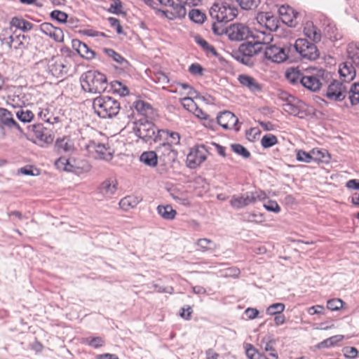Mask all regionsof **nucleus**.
Returning a JSON list of instances; mask_svg holds the SVG:
<instances>
[{
	"instance_id": "8",
	"label": "nucleus",
	"mask_w": 359,
	"mask_h": 359,
	"mask_svg": "<svg viewBox=\"0 0 359 359\" xmlns=\"http://www.w3.org/2000/svg\"><path fill=\"white\" fill-rule=\"evenodd\" d=\"M289 52H296L303 59L315 60L319 57L318 50L313 42H309L306 39L299 38L294 44L288 46Z\"/></svg>"
},
{
	"instance_id": "1",
	"label": "nucleus",
	"mask_w": 359,
	"mask_h": 359,
	"mask_svg": "<svg viewBox=\"0 0 359 359\" xmlns=\"http://www.w3.org/2000/svg\"><path fill=\"white\" fill-rule=\"evenodd\" d=\"M82 89L85 92L101 94L107 87V79L105 74L97 70H88L80 77Z\"/></svg>"
},
{
	"instance_id": "2",
	"label": "nucleus",
	"mask_w": 359,
	"mask_h": 359,
	"mask_svg": "<svg viewBox=\"0 0 359 359\" xmlns=\"http://www.w3.org/2000/svg\"><path fill=\"white\" fill-rule=\"evenodd\" d=\"M238 9L234 1L221 0L215 2L209 10L212 19L218 23H226L238 15Z\"/></svg>"
},
{
	"instance_id": "29",
	"label": "nucleus",
	"mask_w": 359,
	"mask_h": 359,
	"mask_svg": "<svg viewBox=\"0 0 359 359\" xmlns=\"http://www.w3.org/2000/svg\"><path fill=\"white\" fill-rule=\"evenodd\" d=\"M140 160L148 166L155 167L158 163L157 153L154 151H144L141 154Z\"/></svg>"
},
{
	"instance_id": "30",
	"label": "nucleus",
	"mask_w": 359,
	"mask_h": 359,
	"mask_svg": "<svg viewBox=\"0 0 359 359\" xmlns=\"http://www.w3.org/2000/svg\"><path fill=\"white\" fill-rule=\"evenodd\" d=\"M196 245L198 247L197 250L201 252H215L217 248V244L209 238H199L197 240Z\"/></svg>"
},
{
	"instance_id": "19",
	"label": "nucleus",
	"mask_w": 359,
	"mask_h": 359,
	"mask_svg": "<svg viewBox=\"0 0 359 359\" xmlns=\"http://www.w3.org/2000/svg\"><path fill=\"white\" fill-rule=\"evenodd\" d=\"M102 52L109 58L111 59L114 62L119 65L121 69L123 70H129L130 67L129 62L126 58H124L120 53L115 51L114 49L109 48H102Z\"/></svg>"
},
{
	"instance_id": "20",
	"label": "nucleus",
	"mask_w": 359,
	"mask_h": 359,
	"mask_svg": "<svg viewBox=\"0 0 359 359\" xmlns=\"http://www.w3.org/2000/svg\"><path fill=\"white\" fill-rule=\"evenodd\" d=\"M239 83L252 93L261 92L262 86L255 78L247 74H241L238 77Z\"/></svg>"
},
{
	"instance_id": "45",
	"label": "nucleus",
	"mask_w": 359,
	"mask_h": 359,
	"mask_svg": "<svg viewBox=\"0 0 359 359\" xmlns=\"http://www.w3.org/2000/svg\"><path fill=\"white\" fill-rule=\"evenodd\" d=\"M231 148L234 153L243 158H248L250 156V152L241 144H232Z\"/></svg>"
},
{
	"instance_id": "43",
	"label": "nucleus",
	"mask_w": 359,
	"mask_h": 359,
	"mask_svg": "<svg viewBox=\"0 0 359 359\" xmlns=\"http://www.w3.org/2000/svg\"><path fill=\"white\" fill-rule=\"evenodd\" d=\"M285 306L283 303H274L266 309V313L269 316L281 314L285 310Z\"/></svg>"
},
{
	"instance_id": "55",
	"label": "nucleus",
	"mask_w": 359,
	"mask_h": 359,
	"mask_svg": "<svg viewBox=\"0 0 359 359\" xmlns=\"http://www.w3.org/2000/svg\"><path fill=\"white\" fill-rule=\"evenodd\" d=\"M93 147L95 152L99 155L101 158H105L107 148L104 144L95 143L94 141L91 142L88 146Z\"/></svg>"
},
{
	"instance_id": "3",
	"label": "nucleus",
	"mask_w": 359,
	"mask_h": 359,
	"mask_svg": "<svg viewBox=\"0 0 359 359\" xmlns=\"http://www.w3.org/2000/svg\"><path fill=\"white\" fill-rule=\"evenodd\" d=\"M95 113L101 118H111L116 116L120 109V103L112 97L100 95L93 100Z\"/></svg>"
},
{
	"instance_id": "61",
	"label": "nucleus",
	"mask_w": 359,
	"mask_h": 359,
	"mask_svg": "<svg viewBox=\"0 0 359 359\" xmlns=\"http://www.w3.org/2000/svg\"><path fill=\"white\" fill-rule=\"evenodd\" d=\"M189 72L193 76H202L204 69L198 63H192L189 67Z\"/></svg>"
},
{
	"instance_id": "41",
	"label": "nucleus",
	"mask_w": 359,
	"mask_h": 359,
	"mask_svg": "<svg viewBox=\"0 0 359 359\" xmlns=\"http://www.w3.org/2000/svg\"><path fill=\"white\" fill-rule=\"evenodd\" d=\"M16 116L22 123H29L34 118V114L31 110L21 109L16 113Z\"/></svg>"
},
{
	"instance_id": "11",
	"label": "nucleus",
	"mask_w": 359,
	"mask_h": 359,
	"mask_svg": "<svg viewBox=\"0 0 359 359\" xmlns=\"http://www.w3.org/2000/svg\"><path fill=\"white\" fill-rule=\"evenodd\" d=\"M348 93V90L346 84L334 79L328 85L327 90L323 95L330 101L341 102L346 98Z\"/></svg>"
},
{
	"instance_id": "59",
	"label": "nucleus",
	"mask_w": 359,
	"mask_h": 359,
	"mask_svg": "<svg viewBox=\"0 0 359 359\" xmlns=\"http://www.w3.org/2000/svg\"><path fill=\"white\" fill-rule=\"evenodd\" d=\"M181 103L183 107L189 111H192L197 106L192 97H186L181 99Z\"/></svg>"
},
{
	"instance_id": "52",
	"label": "nucleus",
	"mask_w": 359,
	"mask_h": 359,
	"mask_svg": "<svg viewBox=\"0 0 359 359\" xmlns=\"http://www.w3.org/2000/svg\"><path fill=\"white\" fill-rule=\"evenodd\" d=\"M12 113L5 108L0 107V123L1 126L7 127V120L13 119Z\"/></svg>"
},
{
	"instance_id": "51",
	"label": "nucleus",
	"mask_w": 359,
	"mask_h": 359,
	"mask_svg": "<svg viewBox=\"0 0 359 359\" xmlns=\"http://www.w3.org/2000/svg\"><path fill=\"white\" fill-rule=\"evenodd\" d=\"M122 2L121 0H113L107 11L115 15L126 14L122 11Z\"/></svg>"
},
{
	"instance_id": "40",
	"label": "nucleus",
	"mask_w": 359,
	"mask_h": 359,
	"mask_svg": "<svg viewBox=\"0 0 359 359\" xmlns=\"http://www.w3.org/2000/svg\"><path fill=\"white\" fill-rule=\"evenodd\" d=\"M278 143L276 135L269 133L264 135L261 140V145L264 149H268Z\"/></svg>"
},
{
	"instance_id": "12",
	"label": "nucleus",
	"mask_w": 359,
	"mask_h": 359,
	"mask_svg": "<svg viewBox=\"0 0 359 359\" xmlns=\"http://www.w3.org/2000/svg\"><path fill=\"white\" fill-rule=\"evenodd\" d=\"M283 108L285 112L300 118L306 115V104L292 95L287 98L285 103L283 104Z\"/></svg>"
},
{
	"instance_id": "16",
	"label": "nucleus",
	"mask_w": 359,
	"mask_h": 359,
	"mask_svg": "<svg viewBox=\"0 0 359 359\" xmlns=\"http://www.w3.org/2000/svg\"><path fill=\"white\" fill-rule=\"evenodd\" d=\"M68 67L62 59L52 58L48 61L47 71L53 76L60 78L67 75Z\"/></svg>"
},
{
	"instance_id": "17",
	"label": "nucleus",
	"mask_w": 359,
	"mask_h": 359,
	"mask_svg": "<svg viewBox=\"0 0 359 359\" xmlns=\"http://www.w3.org/2000/svg\"><path fill=\"white\" fill-rule=\"evenodd\" d=\"M320 21L323 27L325 35L330 41H337L341 38V35L338 32L335 24L331 19L323 15Z\"/></svg>"
},
{
	"instance_id": "28",
	"label": "nucleus",
	"mask_w": 359,
	"mask_h": 359,
	"mask_svg": "<svg viewBox=\"0 0 359 359\" xmlns=\"http://www.w3.org/2000/svg\"><path fill=\"white\" fill-rule=\"evenodd\" d=\"M133 107L140 114L145 116H151L153 114L154 109L152 106L143 100H139L133 103Z\"/></svg>"
},
{
	"instance_id": "13",
	"label": "nucleus",
	"mask_w": 359,
	"mask_h": 359,
	"mask_svg": "<svg viewBox=\"0 0 359 359\" xmlns=\"http://www.w3.org/2000/svg\"><path fill=\"white\" fill-rule=\"evenodd\" d=\"M290 53L292 52L288 51V46L280 48L276 45L267 46L264 52L266 59L276 63H281L287 60Z\"/></svg>"
},
{
	"instance_id": "26",
	"label": "nucleus",
	"mask_w": 359,
	"mask_h": 359,
	"mask_svg": "<svg viewBox=\"0 0 359 359\" xmlns=\"http://www.w3.org/2000/svg\"><path fill=\"white\" fill-rule=\"evenodd\" d=\"M278 12L280 15L282 16V20L285 23H290V26H292L293 18H297L298 15V13L294 11L292 8L287 6H282Z\"/></svg>"
},
{
	"instance_id": "27",
	"label": "nucleus",
	"mask_w": 359,
	"mask_h": 359,
	"mask_svg": "<svg viewBox=\"0 0 359 359\" xmlns=\"http://www.w3.org/2000/svg\"><path fill=\"white\" fill-rule=\"evenodd\" d=\"M10 25L11 27H14L24 32L30 31L34 26L30 22L24 20L22 18L16 16L12 18L10 21Z\"/></svg>"
},
{
	"instance_id": "23",
	"label": "nucleus",
	"mask_w": 359,
	"mask_h": 359,
	"mask_svg": "<svg viewBox=\"0 0 359 359\" xmlns=\"http://www.w3.org/2000/svg\"><path fill=\"white\" fill-rule=\"evenodd\" d=\"M116 181L113 179L104 180L99 187V191L105 197H110L116 191Z\"/></svg>"
},
{
	"instance_id": "33",
	"label": "nucleus",
	"mask_w": 359,
	"mask_h": 359,
	"mask_svg": "<svg viewBox=\"0 0 359 359\" xmlns=\"http://www.w3.org/2000/svg\"><path fill=\"white\" fill-rule=\"evenodd\" d=\"M194 41L199 45L203 50L207 52V55L210 53L213 56H217V51L215 47L209 44L208 41L203 39L200 35L198 34L194 36Z\"/></svg>"
},
{
	"instance_id": "56",
	"label": "nucleus",
	"mask_w": 359,
	"mask_h": 359,
	"mask_svg": "<svg viewBox=\"0 0 359 359\" xmlns=\"http://www.w3.org/2000/svg\"><path fill=\"white\" fill-rule=\"evenodd\" d=\"M212 32L217 36L222 34L227 35V27H224L223 23H218L217 21L212 23Z\"/></svg>"
},
{
	"instance_id": "53",
	"label": "nucleus",
	"mask_w": 359,
	"mask_h": 359,
	"mask_svg": "<svg viewBox=\"0 0 359 359\" xmlns=\"http://www.w3.org/2000/svg\"><path fill=\"white\" fill-rule=\"evenodd\" d=\"M55 165L57 168L63 169L65 171H72L73 165L70 164L68 159L60 157L55 161Z\"/></svg>"
},
{
	"instance_id": "38",
	"label": "nucleus",
	"mask_w": 359,
	"mask_h": 359,
	"mask_svg": "<svg viewBox=\"0 0 359 359\" xmlns=\"http://www.w3.org/2000/svg\"><path fill=\"white\" fill-rule=\"evenodd\" d=\"M313 161L315 162H327L330 158L326 150L313 149L311 150Z\"/></svg>"
},
{
	"instance_id": "39",
	"label": "nucleus",
	"mask_w": 359,
	"mask_h": 359,
	"mask_svg": "<svg viewBox=\"0 0 359 359\" xmlns=\"http://www.w3.org/2000/svg\"><path fill=\"white\" fill-rule=\"evenodd\" d=\"M55 147L59 151L62 150L65 152H69L73 150V145L65 137L57 139L55 142Z\"/></svg>"
},
{
	"instance_id": "32",
	"label": "nucleus",
	"mask_w": 359,
	"mask_h": 359,
	"mask_svg": "<svg viewBox=\"0 0 359 359\" xmlns=\"http://www.w3.org/2000/svg\"><path fill=\"white\" fill-rule=\"evenodd\" d=\"M185 5H187L186 3L178 2V4H175L174 1H172L170 6L173 9V14H171L172 16L170 17L171 18H184L187 14V11L184 6Z\"/></svg>"
},
{
	"instance_id": "49",
	"label": "nucleus",
	"mask_w": 359,
	"mask_h": 359,
	"mask_svg": "<svg viewBox=\"0 0 359 359\" xmlns=\"http://www.w3.org/2000/svg\"><path fill=\"white\" fill-rule=\"evenodd\" d=\"M50 16L53 20H56L60 23H65L68 18V15L66 13L59 10H54L51 11Z\"/></svg>"
},
{
	"instance_id": "48",
	"label": "nucleus",
	"mask_w": 359,
	"mask_h": 359,
	"mask_svg": "<svg viewBox=\"0 0 359 359\" xmlns=\"http://www.w3.org/2000/svg\"><path fill=\"white\" fill-rule=\"evenodd\" d=\"M42 129L43 127L40 124H34L32 126V130L34 132V136L39 140L47 142L48 136L43 132Z\"/></svg>"
},
{
	"instance_id": "64",
	"label": "nucleus",
	"mask_w": 359,
	"mask_h": 359,
	"mask_svg": "<svg viewBox=\"0 0 359 359\" xmlns=\"http://www.w3.org/2000/svg\"><path fill=\"white\" fill-rule=\"evenodd\" d=\"M271 15L272 13L270 12H260L257 13L256 19L259 24H260V25L264 26L265 23L267 22L268 20L271 18Z\"/></svg>"
},
{
	"instance_id": "62",
	"label": "nucleus",
	"mask_w": 359,
	"mask_h": 359,
	"mask_svg": "<svg viewBox=\"0 0 359 359\" xmlns=\"http://www.w3.org/2000/svg\"><path fill=\"white\" fill-rule=\"evenodd\" d=\"M108 22L111 27L116 29L117 34L123 33V28L121 25L120 20L117 18L109 17L108 19Z\"/></svg>"
},
{
	"instance_id": "35",
	"label": "nucleus",
	"mask_w": 359,
	"mask_h": 359,
	"mask_svg": "<svg viewBox=\"0 0 359 359\" xmlns=\"http://www.w3.org/2000/svg\"><path fill=\"white\" fill-rule=\"evenodd\" d=\"M245 354L248 359H265L266 355L259 352L251 344H246L245 346Z\"/></svg>"
},
{
	"instance_id": "47",
	"label": "nucleus",
	"mask_w": 359,
	"mask_h": 359,
	"mask_svg": "<svg viewBox=\"0 0 359 359\" xmlns=\"http://www.w3.org/2000/svg\"><path fill=\"white\" fill-rule=\"evenodd\" d=\"M242 219L248 222H261L264 219V215L262 213L247 212L242 215Z\"/></svg>"
},
{
	"instance_id": "63",
	"label": "nucleus",
	"mask_w": 359,
	"mask_h": 359,
	"mask_svg": "<svg viewBox=\"0 0 359 359\" xmlns=\"http://www.w3.org/2000/svg\"><path fill=\"white\" fill-rule=\"evenodd\" d=\"M48 36L53 38L56 42H62L64 40L63 32L58 27H55Z\"/></svg>"
},
{
	"instance_id": "60",
	"label": "nucleus",
	"mask_w": 359,
	"mask_h": 359,
	"mask_svg": "<svg viewBox=\"0 0 359 359\" xmlns=\"http://www.w3.org/2000/svg\"><path fill=\"white\" fill-rule=\"evenodd\" d=\"M264 208L269 212L278 213L280 211V207L276 201L269 200L264 204Z\"/></svg>"
},
{
	"instance_id": "21",
	"label": "nucleus",
	"mask_w": 359,
	"mask_h": 359,
	"mask_svg": "<svg viewBox=\"0 0 359 359\" xmlns=\"http://www.w3.org/2000/svg\"><path fill=\"white\" fill-rule=\"evenodd\" d=\"M275 341L271 339L269 337H264L260 341L259 346L261 348H262L265 352L269 353L266 355V358L265 359H278V353L275 348H273L272 344H273Z\"/></svg>"
},
{
	"instance_id": "44",
	"label": "nucleus",
	"mask_w": 359,
	"mask_h": 359,
	"mask_svg": "<svg viewBox=\"0 0 359 359\" xmlns=\"http://www.w3.org/2000/svg\"><path fill=\"white\" fill-rule=\"evenodd\" d=\"M86 344L94 348H98L104 344V340L100 337H89L84 339Z\"/></svg>"
},
{
	"instance_id": "54",
	"label": "nucleus",
	"mask_w": 359,
	"mask_h": 359,
	"mask_svg": "<svg viewBox=\"0 0 359 359\" xmlns=\"http://www.w3.org/2000/svg\"><path fill=\"white\" fill-rule=\"evenodd\" d=\"M296 158L298 161L301 162L311 163L313 161L311 151L310 152H306L303 150H299L297 152Z\"/></svg>"
},
{
	"instance_id": "15",
	"label": "nucleus",
	"mask_w": 359,
	"mask_h": 359,
	"mask_svg": "<svg viewBox=\"0 0 359 359\" xmlns=\"http://www.w3.org/2000/svg\"><path fill=\"white\" fill-rule=\"evenodd\" d=\"M216 119L217 123L225 130H239V128L237 127V124L239 122L238 118L230 111L220 112L217 116Z\"/></svg>"
},
{
	"instance_id": "58",
	"label": "nucleus",
	"mask_w": 359,
	"mask_h": 359,
	"mask_svg": "<svg viewBox=\"0 0 359 359\" xmlns=\"http://www.w3.org/2000/svg\"><path fill=\"white\" fill-rule=\"evenodd\" d=\"M265 29L269 32L276 31L278 29V20L277 18L272 14L271 18L268 20L267 22L264 25Z\"/></svg>"
},
{
	"instance_id": "36",
	"label": "nucleus",
	"mask_w": 359,
	"mask_h": 359,
	"mask_svg": "<svg viewBox=\"0 0 359 359\" xmlns=\"http://www.w3.org/2000/svg\"><path fill=\"white\" fill-rule=\"evenodd\" d=\"M344 338V335L337 334L330 337L318 344V348H330L335 346L338 342L341 341Z\"/></svg>"
},
{
	"instance_id": "46",
	"label": "nucleus",
	"mask_w": 359,
	"mask_h": 359,
	"mask_svg": "<svg viewBox=\"0 0 359 359\" xmlns=\"http://www.w3.org/2000/svg\"><path fill=\"white\" fill-rule=\"evenodd\" d=\"M79 55L86 60H90L95 58L97 54L86 43H83V46H81V51Z\"/></svg>"
},
{
	"instance_id": "4",
	"label": "nucleus",
	"mask_w": 359,
	"mask_h": 359,
	"mask_svg": "<svg viewBox=\"0 0 359 359\" xmlns=\"http://www.w3.org/2000/svg\"><path fill=\"white\" fill-rule=\"evenodd\" d=\"M347 55L351 62H345L339 69V74L346 83L352 81L355 76V70L353 65L359 68V43H349L347 46Z\"/></svg>"
},
{
	"instance_id": "34",
	"label": "nucleus",
	"mask_w": 359,
	"mask_h": 359,
	"mask_svg": "<svg viewBox=\"0 0 359 359\" xmlns=\"http://www.w3.org/2000/svg\"><path fill=\"white\" fill-rule=\"evenodd\" d=\"M158 213L165 219H173L176 215V211L170 205H158Z\"/></svg>"
},
{
	"instance_id": "57",
	"label": "nucleus",
	"mask_w": 359,
	"mask_h": 359,
	"mask_svg": "<svg viewBox=\"0 0 359 359\" xmlns=\"http://www.w3.org/2000/svg\"><path fill=\"white\" fill-rule=\"evenodd\" d=\"M20 172L25 175L38 176L40 175L39 169L33 165H26L20 169Z\"/></svg>"
},
{
	"instance_id": "9",
	"label": "nucleus",
	"mask_w": 359,
	"mask_h": 359,
	"mask_svg": "<svg viewBox=\"0 0 359 359\" xmlns=\"http://www.w3.org/2000/svg\"><path fill=\"white\" fill-rule=\"evenodd\" d=\"M328 73L320 69L316 74H304L301 86L311 92H318L323 85Z\"/></svg>"
},
{
	"instance_id": "25",
	"label": "nucleus",
	"mask_w": 359,
	"mask_h": 359,
	"mask_svg": "<svg viewBox=\"0 0 359 359\" xmlns=\"http://www.w3.org/2000/svg\"><path fill=\"white\" fill-rule=\"evenodd\" d=\"M156 153H158L167 158L168 161H174L177 157V152L172 149L170 143L166 142L161 144L156 149Z\"/></svg>"
},
{
	"instance_id": "6",
	"label": "nucleus",
	"mask_w": 359,
	"mask_h": 359,
	"mask_svg": "<svg viewBox=\"0 0 359 359\" xmlns=\"http://www.w3.org/2000/svg\"><path fill=\"white\" fill-rule=\"evenodd\" d=\"M262 49V47H257L254 42L248 41L241 43L238 49L233 52L232 56L241 64L252 67L255 63L254 56L261 52Z\"/></svg>"
},
{
	"instance_id": "42",
	"label": "nucleus",
	"mask_w": 359,
	"mask_h": 359,
	"mask_svg": "<svg viewBox=\"0 0 359 359\" xmlns=\"http://www.w3.org/2000/svg\"><path fill=\"white\" fill-rule=\"evenodd\" d=\"M0 41L2 46H5L8 50L13 48V34L8 31H4L0 34Z\"/></svg>"
},
{
	"instance_id": "37",
	"label": "nucleus",
	"mask_w": 359,
	"mask_h": 359,
	"mask_svg": "<svg viewBox=\"0 0 359 359\" xmlns=\"http://www.w3.org/2000/svg\"><path fill=\"white\" fill-rule=\"evenodd\" d=\"M189 18L194 22L201 25L205 22L206 15L200 9L193 8L189 13Z\"/></svg>"
},
{
	"instance_id": "7",
	"label": "nucleus",
	"mask_w": 359,
	"mask_h": 359,
	"mask_svg": "<svg viewBox=\"0 0 359 359\" xmlns=\"http://www.w3.org/2000/svg\"><path fill=\"white\" fill-rule=\"evenodd\" d=\"M266 198V193L262 190L247 191L243 194H234L229 201L230 205L236 210L244 208L258 201H263Z\"/></svg>"
},
{
	"instance_id": "10",
	"label": "nucleus",
	"mask_w": 359,
	"mask_h": 359,
	"mask_svg": "<svg viewBox=\"0 0 359 359\" xmlns=\"http://www.w3.org/2000/svg\"><path fill=\"white\" fill-rule=\"evenodd\" d=\"M208 153V148L205 144L195 145L187 156V166L191 169L200 166L206 160Z\"/></svg>"
},
{
	"instance_id": "5",
	"label": "nucleus",
	"mask_w": 359,
	"mask_h": 359,
	"mask_svg": "<svg viewBox=\"0 0 359 359\" xmlns=\"http://www.w3.org/2000/svg\"><path fill=\"white\" fill-rule=\"evenodd\" d=\"M133 128L135 135L145 143L151 141L157 142L161 130H158L156 126L151 121L144 119H140L135 122Z\"/></svg>"
},
{
	"instance_id": "22",
	"label": "nucleus",
	"mask_w": 359,
	"mask_h": 359,
	"mask_svg": "<svg viewBox=\"0 0 359 359\" xmlns=\"http://www.w3.org/2000/svg\"><path fill=\"white\" fill-rule=\"evenodd\" d=\"M250 36L255 39L254 43L257 47H262V45H268L273 40L271 32L267 29L259 31L256 34L251 32Z\"/></svg>"
},
{
	"instance_id": "24",
	"label": "nucleus",
	"mask_w": 359,
	"mask_h": 359,
	"mask_svg": "<svg viewBox=\"0 0 359 359\" xmlns=\"http://www.w3.org/2000/svg\"><path fill=\"white\" fill-rule=\"evenodd\" d=\"M304 73L296 68H290L285 72V78L294 86L301 85Z\"/></svg>"
},
{
	"instance_id": "31",
	"label": "nucleus",
	"mask_w": 359,
	"mask_h": 359,
	"mask_svg": "<svg viewBox=\"0 0 359 359\" xmlns=\"http://www.w3.org/2000/svg\"><path fill=\"white\" fill-rule=\"evenodd\" d=\"M139 203L140 200L137 197L127 196L119 201V206L122 210L128 211L129 209L136 207Z\"/></svg>"
},
{
	"instance_id": "14",
	"label": "nucleus",
	"mask_w": 359,
	"mask_h": 359,
	"mask_svg": "<svg viewBox=\"0 0 359 359\" xmlns=\"http://www.w3.org/2000/svg\"><path fill=\"white\" fill-rule=\"evenodd\" d=\"M249 27L242 23H233L227 27V36L231 41H240L251 36Z\"/></svg>"
},
{
	"instance_id": "18",
	"label": "nucleus",
	"mask_w": 359,
	"mask_h": 359,
	"mask_svg": "<svg viewBox=\"0 0 359 359\" xmlns=\"http://www.w3.org/2000/svg\"><path fill=\"white\" fill-rule=\"evenodd\" d=\"M304 34L313 43L320 41L322 33L312 21H307L304 25Z\"/></svg>"
},
{
	"instance_id": "50",
	"label": "nucleus",
	"mask_w": 359,
	"mask_h": 359,
	"mask_svg": "<svg viewBox=\"0 0 359 359\" xmlns=\"http://www.w3.org/2000/svg\"><path fill=\"white\" fill-rule=\"evenodd\" d=\"M344 303V302L341 299H331L327 302V308L329 310L337 311L343 307Z\"/></svg>"
}]
</instances>
